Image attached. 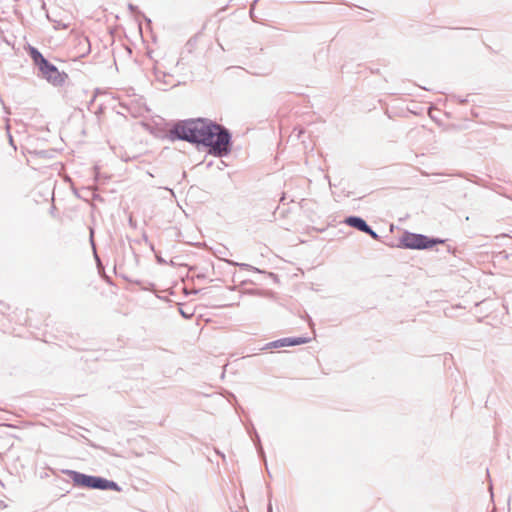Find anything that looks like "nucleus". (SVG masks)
I'll list each match as a JSON object with an SVG mask.
<instances>
[{"instance_id":"nucleus-3","label":"nucleus","mask_w":512,"mask_h":512,"mask_svg":"<svg viewBox=\"0 0 512 512\" xmlns=\"http://www.w3.org/2000/svg\"><path fill=\"white\" fill-rule=\"evenodd\" d=\"M71 478L73 483L80 487L115 491L120 490L119 486L115 482L106 480L101 477L88 476L78 472H71Z\"/></svg>"},{"instance_id":"nucleus-1","label":"nucleus","mask_w":512,"mask_h":512,"mask_svg":"<svg viewBox=\"0 0 512 512\" xmlns=\"http://www.w3.org/2000/svg\"><path fill=\"white\" fill-rule=\"evenodd\" d=\"M210 121L194 119L179 123L174 128V133L180 139L202 144L209 127Z\"/></svg>"},{"instance_id":"nucleus-5","label":"nucleus","mask_w":512,"mask_h":512,"mask_svg":"<svg viewBox=\"0 0 512 512\" xmlns=\"http://www.w3.org/2000/svg\"><path fill=\"white\" fill-rule=\"evenodd\" d=\"M39 70L41 71L42 75L53 84L60 83L63 80L58 69L48 61L42 65Z\"/></svg>"},{"instance_id":"nucleus-2","label":"nucleus","mask_w":512,"mask_h":512,"mask_svg":"<svg viewBox=\"0 0 512 512\" xmlns=\"http://www.w3.org/2000/svg\"><path fill=\"white\" fill-rule=\"evenodd\" d=\"M203 145L210 147V152L221 155L227 152L230 136L220 125L210 122Z\"/></svg>"},{"instance_id":"nucleus-7","label":"nucleus","mask_w":512,"mask_h":512,"mask_svg":"<svg viewBox=\"0 0 512 512\" xmlns=\"http://www.w3.org/2000/svg\"><path fill=\"white\" fill-rule=\"evenodd\" d=\"M304 343V340L301 338L297 339H291V338H285L281 340H277L275 342H272L269 344L271 347H284V346H293V345H299Z\"/></svg>"},{"instance_id":"nucleus-6","label":"nucleus","mask_w":512,"mask_h":512,"mask_svg":"<svg viewBox=\"0 0 512 512\" xmlns=\"http://www.w3.org/2000/svg\"><path fill=\"white\" fill-rule=\"evenodd\" d=\"M346 223L362 232L371 235L373 238H377V234L366 224V222L359 217H349L346 219Z\"/></svg>"},{"instance_id":"nucleus-4","label":"nucleus","mask_w":512,"mask_h":512,"mask_svg":"<svg viewBox=\"0 0 512 512\" xmlns=\"http://www.w3.org/2000/svg\"><path fill=\"white\" fill-rule=\"evenodd\" d=\"M400 241L403 247L417 250L431 249L437 244L444 243L442 239H433L422 234L410 232L404 233Z\"/></svg>"},{"instance_id":"nucleus-8","label":"nucleus","mask_w":512,"mask_h":512,"mask_svg":"<svg viewBox=\"0 0 512 512\" xmlns=\"http://www.w3.org/2000/svg\"><path fill=\"white\" fill-rule=\"evenodd\" d=\"M29 54L33 59L34 63L40 68L44 65L47 60L43 57V55L34 47H30Z\"/></svg>"}]
</instances>
